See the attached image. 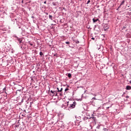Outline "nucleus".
Here are the masks:
<instances>
[{
    "mask_svg": "<svg viewBox=\"0 0 131 131\" xmlns=\"http://www.w3.org/2000/svg\"><path fill=\"white\" fill-rule=\"evenodd\" d=\"M75 42H76V43H79V41H78V40H76V41H75Z\"/></svg>",
    "mask_w": 131,
    "mask_h": 131,
    "instance_id": "nucleus-23",
    "label": "nucleus"
},
{
    "mask_svg": "<svg viewBox=\"0 0 131 131\" xmlns=\"http://www.w3.org/2000/svg\"><path fill=\"white\" fill-rule=\"evenodd\" d=\"M126 37H128L129 38H131V32H129V33H127L126 35Z\"/></svg>",
    "mask_w": 131,
    "mask_h": 131,
    "instance_id": "nucleus-8",
    "label": "nucleus"
},
{
    "mask_svg": "<svg viewBox=\"0 0 131 131\" xmlns=\"http://www.w3.org/2000/svg\"><path fill=\"white\" fill-rule=\"evenodd\" d=\"M90 3H91V0H89V1L87 2L86 4H87V5H89V4H90Z\"/></svg>",
    "mask_w": 131,
    "mask_h": 131,
    "instance_id": "nucleus-20",
    "label": "nucleus"
},
{
    "mask_svg": "<svg viewBox=\"0 0 131 131\" xmlns=\"http://www.w3.org/2000/svg\"><path fill=\"white\" fill-rule=\"evenodd\" d=\"M95 117H93V119H95Z\"/></svg>",
    "mask_w": 131,
    "mask_h": 131,
    "instance_id": "nucleus-37",
    "label": "nucleus"
},
{
    "mask_svg": "<svg viewBox=\"0 0 131 131\" xmlns=\"http://www.w3.org/2000/svg\"><path fill=\"white\" fill-rule=\"evenodd\" d=\"M50 92L52 94H53V96H55V97L58 96V93H57V90H55V91L51 90Z\"/></svg>",
    "mask_w": 131,
    "mask_h": 131,
    "instance_id": "nucleus-3",
    "label": "nucleus"
},
{
    "mask_svg": "<svg viewBox=\"0 0 131 131\" xmlns=\"http://www.w3.org/2000/svg\"><path fill=\"white\" fill-rule=\"evenodd\" d=\"M49 19H50V20H53V16L52 15H49Z\"/></svg>",
    "mask_w": 131,
    "mask_h": 131,
    "instance_id": "nucleus-13",
    "label": "nucleus"
},
{
    "mask_svg": "<svg viewBox=\"0 0 131 131\" xmlns=\"http://www.w3.org/2000/svg\"><path fill=\"white\" fill-rule=\"evenodd\" d=\"M54 56H56V55H55V54H54Z\"/></svg>",
    "mask_w": 131,
    "mask_h": 131,
    "instance_id": "nucleus-41",
    "label": "nucleus"
},
{
    "mask_svg": "<svg viewBox=\"0 0 131 131\" xmlns=\"http://www.w3.org/2000/svg\"><path fill=\"white\" fill-rule=\"evenodd\" d=\"M126 90L127 91H129V90H131V86L129 85H127L126 87Z\"/></svg>",
    "mask_w": 131,
    "mask_h": 131,
    "instance_id": "nucleus-10",
    "label": "nucleus"
},
{
    "mask_svg": "<svg viewBox=\"0 0 131 131\" xmlns=\"http://www.w3.org/2000/svg\"><path fill=\"white\" fill-rule=\"evenodd\" d=\"M101 126V124H99L97 127L96 128H97V129H99L100 128V127Z\"/></svg>",
    "mask_w": 131,
    "mask_h": 131,
    "instance_id": "nucleus-14",
    "label": "nucleus"
},
{
    "mask_svg": "<svg viewBox=\"0 0 131 131\" xmlns=\"http://www.w3.org/2000/svg\"><path fill=\"white\" fill-rule=\"evenodd\" d=\"M14 37H16V38L17 40L18 43H19V45H20V43H21L22 42V38H20L18 37L15 35H14Z\"/></svg>",
    "mask_w": 131,
    "mask_h": 131,
    "instance_id": "nucleus-2",
    "label": "nucleus"
},
{
    "mask_svg": "<svg viewBox=\"0 0 131 131\" xmlns=\"http://www.w3.org/2000/svg\"><path fill=\"white\" fill-rule=\"evenodd\" d=\"M124 3H125V1L123 0L120 4V6H122V5H124Z\"/></svg>",
    "mask_w": 131,
    "mask_h": 131,
    "instance_id": "nucleus-12",
    "label": "nucleus"
},
{
    "mask_svg": "<svg viewBox=\"0 0 131 131\" xmlns=\"http://www.w3.org/2000/svg\"><path fill=\"white\" fill-rule=\"evenodd\" d=\"M62 91H63V88H60V91H59V92H60L59 96H63V94H62Z\"/></svg>",
    "mask_w": 131,
    "mask_h": 131,
    "instance_id": "nucleus-9",
    "label": "nucleus"
},
{
    "mask_svg": "<svg viewBox=\"0 0 131 131\" xmlns=\"http://www.w3.org/2000/svg\"><path fill=\"white\" fill-rule=\"evenodd\" d=\"M18 28H20V27H19Z\"/></svg>",
    "mask_w": 131,
    "mask_h": 131,
    "instance_id": "nucleus-40",
    "label": "nucleus"
},
{
    "mask_svg": "<svg viewBox=\"0 0 131 131\" xmlns=\"http://www.w3.org/2000/svg\"><path fill=\"white\" fill-rule=\"evenodd\" d=\"M79 1H81V0H79Z\"/></svg>",
    "mask_w": 131,
    "mask_h": 131,
    "instance_id": "nucleus-42",
    "label": "nucleus"
},
{
    "mask_svg": "<svg viewBox=\"0 0 131 131\" xmlns=\"http://www.w3.org/2000/svg\"><path fill=\"white\" fill-rule=\"evenodd\" d=\"M18 92H21V90H17V91H16V93H17V92H18Z\"/></svg>",
    "mask_w": 131,
    "mask_h": 131,
    "instance_id": "nucleus-29",
    "label": "nucleus"
},
{
    "mask_svg": "<svg viewBox=\"0 0 131 131\" xmlns=\"http://www.w3.org/2000/svg\"><path fill=\"white\" fill-rule=\"evenodd\" d=\"M103 28L104 29V31H106V30L109 29V27H108V25L105 24L103 26Z\"/></svg>",
    "mask_w": 131,
    "mask_h": 131,
    "instance_id": "nucleus-7",
    "label": "nucleus"
},
{
    "mask_svg": "<svg viewBox=\"0 0 131 131\" xmlns=\"http://www.w3.org/2000/svg\"><path fill=\"white\" fill-rule=\"evenodd\" d=\"M120 7H121V6H120H120L118 7V9H119V8H120Z\"/></svg>",
    "mask_w": 131,
    "mask_h": 131,
    "instance_id": "nucleus-34",
    "label": "nucleus"
},
{
    "mask_svg": "<svg viewBox=\"0 0 131 131\" xmlns=\"http://www.w3.org/2000/svg\"><path fill=\"white\" fill-rule=\"evenodd\" d=\"M93 21L94 23H96V22H98V21H99V19L93 18Z\"/></svg>",
    "mask_w": 131,
    "mask_h": 131,
    "instance_id": "nucleus-11",
    "label": "nucleus"
},
{
    "mask_svg": "<svg viewBox=\"0 0 131 131\" xmlns=\"http://www.w3.org/2000/svg\"><path fill=\"white\" fill-rule=\"evenodd\" d=\"M44 4H47V2H44Z\"/></svg>",
    "mask_w": 131,
    "mask_h": 131,
    "instance_id": "nucleus-35",
    "label": "nucleus"
},
{
    "mask_svg": "<svg viewBox=\"0 0 131 131\" xmlns=\"http://www.w3.org/2000/svg\"><path fill=\"white\" fill-rule=\"evenodd\" d=\"M39 55L40 56H43V53L42 52H40Z\"/></svg>",
    "mask_w": 131,
    "mask_h": 131,
    "instance_id": "nucleus-17",
    "label": "nucleus"
},
{
    "mask_svg": "<svg viewBox=\"0 0 131 131\" xmlns=\"http://www.w3.org/2000/svg\"><path fill=\"white\" fill-rule=\"evenodd\" d=\"M86 27H87L88 29H90V28H91V27L90 26Z\"/></svg>",
    "mask_w": 131,
    "mask_h": 131,
    "instance_id": "nucleus-30",
    "label": "nucleus"
},
{
    "mask_svg": "<svg viewBox=\"0 0 131 131\" xmlns=\"http://www.w3.org/2000/svg\"><path fill=\"white\" fill-rule=\"evenodd\" d=\"M7 90V89L6 88V87H5L4 89H3V92H6V90Z\"/></svg>",
    "mask_w": 131,
    "mask_h": 131,
    "instance_id": "nucleus-22",
    "label": "nucleus"
},
{
    "mask_svg": "<svg viewBox=\"0 0 131 131\" xmlns=\"http://www.w3.org/2000/svg\"><path fill=\"white\" fill-rule=\"evenodd\" d=\"M58 126H59V127H62L63 126H64V123H63V122L62 121H58Z\"/></svg>",
    "mask_w": 131,
    "mask_h": 131,
    "instance_id": "nucleus-4",
    "label": "nucleus"
},
{
    "mask_svg": "<svg viewBox=\"0 0 131 131\" xmlns=\"http://www.w3.org/2000/svg\"><path fill=\"white\" fill-rule=\"evenodd\" d=\"M67 91H69V89L66 88L65 90H64V92H67Z\"/></svg>",
    "mask_w": 131,
    "mask_h": 131,
    "instance_id": "nucleus-19",
    "label": "nucleus"
},
{
    "mask_svg": "<svg viewBox=\"0 0 131 131\" xmlns=\"http://www.w3.org/2000/svg\"><path fill=\"white\" fill-rule=\"evenodd\" d=\"M87 119H88V117H84L83 118V120H86Z\"/></svg>",
    "mask_w": 131,
    "mask_h": 131,
    "instance_id": "nucleus-18",
    "label": "nucleus"
},
{
    "mask_svg": "<svg viewBox=\"0 0 131 131\" xmlns=\"http://www.w3.org/2000/svg\"><path fill=\"white\" fill-rule=\"evenodd\" d=\"M111 107H112V105H111L110 106L107 107L106 109H109V108H111Z\"/></svg>",
    "mask_w": 131,
    "mask_h": 131,
    "instance_id": "nucleus-27",
    "label": "nucleus"
},
{
    "mask_svg": "<svg viewBox=\"0 0 131 131\" xmlns=\"http://www.w3.org/2000/svg\"><path fill=\"white\" fill-rule=\"evenodd\" d=\"M31 46H32V44H30Z\"/></svg>",
    "mask_w": 131,
    "mask_h": 131,
    "instance_id": "nucleus-39",
    "label": "nucleus"
},
{
    "mask_svg": "<svg viewBox=\"0 0 131 131\" xmlns=\"http://www.w3.org/2000/svg\"><path fill=\"white\" fill-rule=\"evenodd\" d=\"M24 1L22 0L21 1V4H24Z\"/></svg>",
    "mask_w": 131,
    "mask_h": 131,
    "instance_id": "nucleus-31",
    "label": "nucleus"
},
{
    "mask_svg": "<svg viewBox=\"0 0 131 131\" xmlns=\"http://www.w3.org/2000/svg\"><path fill=\"white\" fill-rule=\"evenodd\" d=\"M52 4L53 6H57V5H56V3H53Z\"/></svg>",
    "mask_w": 131,
    "mask_h": 131,
    "instance_id": "nucleus-26",
    "label": "nucleus"
},
{
    "mask_svg": "<svg viewBox=\"0 0 131 131\" xmlns=\"http://www.w3.org/2000/svg\"><path fill=\"white\" fill-rule=\"evenodd\" d=\"M91 39H93V40H95V38L94 37H92V38H91Z\"/></svg>",
    "mask_w": 131,
    "mask_h": 131,
    "instance_id": "nucleus-28",
    "label": "nucleus"
},
{
    "mask_svg": "<svg viewBox=\"0 0 131 131\" xmlns=\"http://www.w3.org/2000/svg\"><path fill=\"white\" fill-rule=\"evenodd\" d=\"M56 91H57V93H60V90L59 89V88H57Z\"/></svg>",
    "mask_w": 131,
    "mask_h": 131,
    "instance_id": "nucleus-15",
    "label": "nucleus"
},
{
    "mask_svg": "<svg viewBox=\"0 0 131 131\" xmlns=\"http://www.w3.org/2000/svg\"><path fill=\"white\" fill-rule=\"evenodd\" d=\"M94 100H96V98L95 97L92 98V101H93Z\"/></svg>",
    "mask_w": 131,
    "mask_h": 131,
    "instance_id": "nucleus-25",
    "label": "nucleus"
},
{
    "mask_svg": "<svg viewBox=\"0 0 131 131\" xmlns=\"http://www.w3.org/2000/svg\"><path fill=\"white\" fill-rule=\"evenodd\" d=\"M126 98H129V96H126Z\"/></svg>",
    "mask_w": 131,
    "mask_h": 131,
    "instance_id": "nucleus-33",
    "label": "nucleus"
},
{
    "mask_svg": "<svg viewBox=\"0 0 131 131\" xmlns=\"http://www.w3.org/2000/svg\"><path fill=\"white\" fill-rule=\"evenodd\" d=\"M63 10H65V8H63Z\"/></svg>",
    "mask_w": 131,
    "mask_h": 131,
    "instance_id": "nucleus-38",
    "label": "nucleus"
},
{
    "mask_svg": "<svg viewBox=\"0 0 131 131\" xmlns=\"http://www.w3.org/2000/svg\"><path fill=\"white\" fill-rule=\"evenodd\" d=\"M125 28H126V26H123L122 29H125Z\"/></svg>",
    "mask_w": 131,
    "mask_h": 131,
    "instance_id": "nucleus-24",
    "label": "nucleus"
},
{
    "mask_svg": "<svg viewBox=\"0 0 131 131\" xmlns=\"http://www.w3.org/2000/svg\"><path fill=\"white\" fill-rule=\"evenodd\" d=\"M66 45H69V43H70V42H69V41H66Z\"/></svg>",
    "mask_w": 131,
    "mask_h": 131,
    "instance_id": "nucleus-21",
    "label": "nucleus"
},
{
    "mask_svg": "<svg viewBox=\"0 0 131 131\" xmlns=\"http://www.w3.org/2000/svg\"><path fill=\"white\" fill-rule=\"evenodd\" d=\"M4 93H5V94H6V95H8V93H7V92L4 91Z\"/></svg>",
    "mask_w": 131,
    "mask_h": 131,
    "instance_id": "nucleus-32",
    "label": "nucleus"
},
{
    "mask_svg": "<svg viewBox=\"0 0 131 131\" xmlns=\"http://www.w3.org/2000/svg\"><path fill=\"white\" fill-rule=\"evenodd\" d=\"M68 77H69V78H70V77H71V76H72L71 74L69 73V74H68Z\"/></svg>",
    "mask_w": 131,
    "mask_h": 131,
    "instance_id": "nucleus-16",
    "label": "nucleus"
},
{
    "mask_svg": "<svg viewBox=\"0 0 131 131\" xmlns=\"http://www.w3.org/2000/svg\"><path fill=\"white\" fill-rule=\"evenodd\" d=\"M94 30H96V31H100L101 29L100 28V26H95Z\"/></svg>",
    "mask_w": 131,
    "mask_h": 131,
    "instance_id": "nucleus-5",
    "label": "nucleus"
},
{
    "mask_svg": "<svg viewBox=\"0 0 131 131\" xmlns=\"http://www.w3.org/2000/svg\"><path fill=\"white\" fill-rule=\"evenodd\" d=\"M19 100H21V103H23V100H24V99L23 98V97H18L17 98V102H20Z\"/></svg>",
    "mask_w": 131,
    "mask_h": 131,
    "instance_id": "nucleus-6",
    "label": "nucleus"
},
{
    "mask_svg": "<svg viewBox=\"0 0 131 131\" xmlns=\"http://www.w3.org/2000/svg\"><path fill=\"white\" fill-rule=\"evenodd\" d=\"M68 105H69V108L71 109H73L75 108V106H76V102L75 101L71 103L69 105V101L68 102Z\"/></svg>",
    "mask_w": 131,
    "mask_h": 131,
    "instance_id": "nucleus-1",
    "label": "nucleus"
},
{
    "mask_svg": "<svg viewBox=\"0 0 131 131\" xmlns=\"http://www.w3.org/2000/svg\"><path fill=\"white\" fill-rule=\"evenodd\" d=\"M32 18H34V16H32Z\"/></svg>",
    "mask_w": 131,
    "mask_h": 131,
    "instance_id": "nucleus-36",
    "label": "nucleus"
}]
</instances>
